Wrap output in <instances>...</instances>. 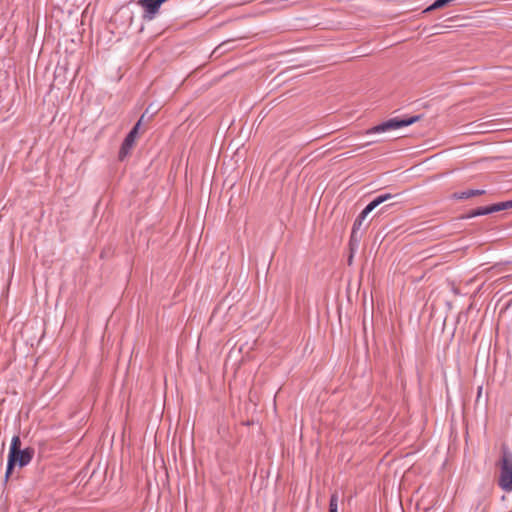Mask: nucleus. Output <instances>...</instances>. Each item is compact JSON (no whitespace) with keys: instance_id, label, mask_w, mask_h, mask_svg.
<instances>
[{"instance_id":"f257e3e1","label":"nucleus","mask_w":512,"mask_h":512,"mask_svg":"<svg viewBox=\"0 0 512 512\" xmlns=\"http://www.w3.org/2000/svg\"><path fill=\"white\" fill-rule=\"evenodd\" d=\"M33 457V449H21V440L19 436H14L11 440V446L8 455L6 478L9 477L15 466L23 467L30 463Z\"/></svg>"},{"instance_id":"f03ea898","label":"nucleus","mask_w":512,"mask_h":512,"mask_svg":"<svg viewBox=\"0 0 512 512\" xmlns=\"http://www.w3.org/2000/svg\"><path fill=\"white\" fill-rule=\"evenodd\" d=\"M498 485L505 492L512 491V452L507 448H502V455L499 461Z\"/></svg>"},{"instance_id":"7ed1b4c3","label":"nucleus","mask_w":512,"mask_h":512,"mask_svg":"<svg viewBox=\"0 0 512 512\" xmlns=\"http://www.w3.org/2000/svg\"><path fill=\"white\" fill-rule=\"evenodd\" d=\"M419 120V116H413L405 119L392 118L367 131V134L383 133L389 130H395L409 126Z\"/></svg>"},{"instance_id":"20e7f679","label":"nucleus","mask_w":512,"mask_h":512,"mask_svg":"<svg viewBox=\"0 0 512 512\" xmlns=\"http://www.w3.org/2000/svg\"><path fill=\"white\" fill-rule=\"evenodd\" d=\"M140 122H138L133 129L129 132V134L124 139L121 148L119 150V159L124 160L129 154L132 148L134 147L138 133H139Z\"/></svg>"},{"instance_id":"39448f33","label":"nucleus","mask_w":512,"mask_h":512,"mask_svg":"<svg viewBox=\"0 0 512 512\" xmlns=\"http://www.w3.org/2000/svg\"><path fill=\"white\" fill-rule=\"evenodd\" d=\"M167 0H138L137 4L143 9V18L153 20L161 5Z\"/></svg>"},{"instance_id":"423d86ee","label":"nucleus","mask_w":512,"mask_h":512,"mask_svg":"<svg viewBox=\"0 0 512 512\" xmlns=\"http://www.w3.org/2000/svg\"><path fill=\"white\" fill-rule=\"evenodd\" d=\"M395 195H392L390 193H385L378 195L375 197L364 209H363V215H368L371 213L376 207L381 205L382 203L394 198Z\"/></svg>"},{"instance_id":"0eeeda50","label":"nucleus","mask_w":512,"mask_h":512,"mask_svg":"<svg viewBox=\"0 0 512 512\" xmlns=\"http://www.w3.org/2000/svg\"><path fill=\"white\" fill-rule=\"evenodd\" d=\"M485 191L484 190H480V189H469V190H466V191H463V192H457V193H454L453 194V198L454 199H457V200H461V199H468L470 197H474V196H478V195H482L484 194Z\"/></svg>"},{"instance_id":"6e6552de","label":"nucleus","mask_w":512,"mask_h":512,"mask_svg":"<svg viewBox=\"0 0 512 512\" xmlns=\"http://www.w3.org/2000/svg\"><path fill=\"white\" fill-rule=\"evenodd\" d=\"M494 212H498L497 204H493V205L487 206V207H479L471 212L470 217L488 215V214H491Z\"/></svg>"},{"instance_id":"1a4fd4ad","label":"nucleus","mask_w":512,"mask_h":512,"mask_svg":"<svg viewBox=\"0 0 512 512\" xmlns=\"http://www.w3.org/2000/svg\"><path fill=\"white\" fill-rule=\"evenodd\" d=\"M368 215H363V211L359 214V216L356 218L354 224H353V228H352V233H351V239L354 240L357 238L358 236V232L359 230L361 229V226L364 222V220L366 219Z\"/></svg>"},{"instance_id":"9d476101","label":"nucleus","mask_w":512,"mask_h":512,"mask_svg":"<svg viewBox=\"0 0 512 512\" xmlns=\"http://www.w3.org/2000/svg\"><path fill=\"white\" fill-rule=\"evenodd\" d=\"M329 510L338 511V496L336 494L331 496Z\"/></svg>"},{"instance_id":"9b49d317","label":"nucleus","mask_w":512,"mask_h":512,"mask_svg":"<svg viewBox=\"0 0 512 512\" xmlns=\"http://www.w3.org/2000/svg\"><path fill=\"white\" fill-rule=\"evenodd\" d=\"M498 206V211L506 210L512 208V200L496 203Z\"/></svg>"},{"instance_id":"f8f14e48","label":"nucleus","mask_w":512,"mask_h":512,"mask_svg":"<svg viewBox=\"0 0 512 512\" xmlns=\"http://www.w3.org/2000/svg\"><path fill=\"white\" fill-rule=\"evenodd\" d=\"M329 512H338V511H332V510H329Z\"/></svg>"}]
</instances>
